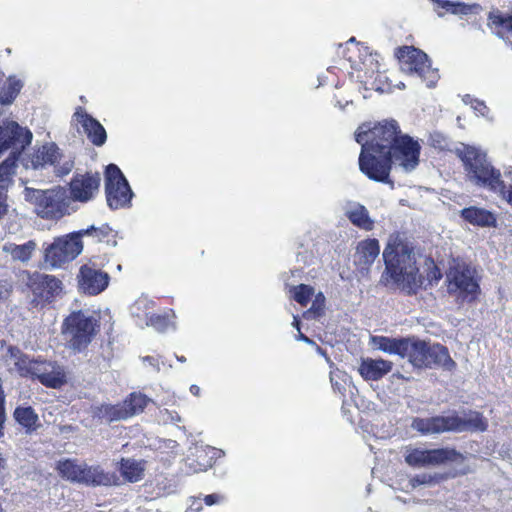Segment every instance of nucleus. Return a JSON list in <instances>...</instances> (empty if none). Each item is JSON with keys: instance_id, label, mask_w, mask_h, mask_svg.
Returning a JSON list of instances; mask_svg holds the SVG:
<instances>
[{"instance_id": "nucleus-5", "label": "nucleus", "mask_w": 512, "mask_h": 512, "mask_svg": "<svg viewBox=\"0 0 512 512\" xmlns=\"http://www.w3.org/2000/svg\"><path fill=\"white\" fill-rule=\"evenodd\" d=\"M405 358L417 368L442 366L451 370L455 363L450 358L446 347L440 344H430L425 341L408 339Z\"/></svg>"}, {"instance_id": "nucleus-16", "label": "nucleus", "mask_w": 512, "mask_h": 512, "mask_svg": "<svg viewBox=\"0 0 512 512\" xmlns=\"http://www.w3.org/2000/svg\"><path fill=\"white\" fill-rule=\"evenodd\" d=\"M26 285L36 298L45 302L52 301L62 290L59 279L39 272L27 273Z\"/></svg>"}, {"instance_id": "nucleus-24", "label": "nucleus", "mask_w": 512, "mask_h": 512, "mask_svg": "<svg viewBox=\"0 0 512 512\" xmlns=\"http://www.w3.org/2000/svg\"><path fill=\"white\" fill-rule=\"evenodd\" d=\"M118 477L114 473H106L100 466H88L83 463L79 483L88 486H109L117 484Z\"/></svg>"}, {"instance_id": "nucleus-41", "label": "nucleus", "mask_w": 512, "mask_h": 512, "mask_svg": "<svg viewBox=\"0 0 512 512\" xmlns=\"http://www.w3.org/2000/svg\"><path fill=\"white\" fill-rule=\"evenodd\" d=\"M289 294L297 303L307 306L314 295V288L306 284L291 286Z\"/></svg>"}, {"instance_id": "nucleus-46", "label": "nucleus", "mask_w": 512, "mask_h": 512, "mask_svg": "<svg viewBox=\"0 0 512 512\" xmlns=\"http://www.w3.org/2000/svg\"><path fill=\"white\" fill-rule=\"evenodd\" d=\"M157 419L162 424L177 425L182 422V418L177 411L169 410L167 408L159 409Z\"/></svg>"}, {"instance_id": "nucleus-3", "label": "nucleus", "mask_w": 512, "mask_h": 512, "mask_svg": "<svg viewBox=\"0 0 512 512\" xmlns=\"http://www.w3.org/2000/svg\"><path fill=\"white\" fill-rule=\"evenodd\" d=\"M386 272L403 290L410 293L418 285V268L411 249L397 239H390L383 252Z\"/></svg>"}, {"instance_id": "nucleus-42", "label": "nucleus", "mask_w": 512, "mask_h": 512, "mask_svg": "<svg viewBox=\"0 0 512 512\" xmlns=\"http://www.w3.org/2000/svg\"><path fill=\"white\" fill-rule=\"evenodd\" d=\"M330 381L333 389L339 392L341 395H344L346 386L352 384L350 376L338 369L330 371Z\"/></svg>"}, {"instance_id": "nucleus-31", "label": "nucleus", "mask_w": 512, "mask_h": 512, "mask_svg": "<svg viewBox=\"0 0 512 512\" xmlns=\"http://www.w3.org/2000/svg\"><path fill=\"white\" fill-rule=\"evenodd\" d=\"M345 215L355 226L366 231L373 229L374 221L370 218L367 209L360 203H348L345 207Z\"/></svg>"}, {"instance_id": "nucleus-45", "label": "nucleus", "mask_w": 512, "mask_h": 512, "mask_svg": "<svg viewBox=\"0 0 512 512\" xmlns=\"http://www.w3.org/2000/svg\"><path fill=\"white\" fill-rule=\"evenodd\" d=\"M440 476L438 474L423 473L412 477L409 481L412 488H416L421 485L432 486L438 483Z\"/></svg>"}, {"instance_id": "nucleus-23", "label": "nucleus", "mask_w": 512, "mask_h": 512, "mask_svg": "<svg viewBox=\"0 0 512 512\" xmlns=\"http://www.w3.org/2000/svg\"><path fill=\"white\" fill-rule=\"evenodd\" d=\"M393 368V363L384 359L362 358L358 372L365 381H378Z\"/></svg>"}, {"instance_id": "nucleus-1", "label": "nucleus", "mask_w": 512, "mask_h": 512, "mask_svg": "<svg viewBox=\"0 0 512 512\" xmlns=\"http://www.w3.org/2000/svg\"><path fill=\"white\" fill-rule=\"evenodd\" d=\"M402 135L396 120L378 123H363L355 133V140L361 145L359 168L370 179H382L387 172L390 149Z\"/></svg>"}, {"instance_id": "nucleus-49", "label": "nucleus", "mask_w": 512, "mask_h": 512, "mask_svg": "<svg viewBox=\"0 0 512 512\" xmlns=\"http://www.w3.org/2000/svg\"><path fill=\"white\" fill-rule=\"evenodd\" d=\"M53 165L55 166V172L58 176L69 174L73 168V162L70 159L64 160L62 164L55 162Z\"/></svg>"}, {"instance_id": "nucleus-53", "label": "nucleus", "mask_w": 512, "mask_h": 512, "mask_svg": "<svg viewBox=\"0 0 512 512\" xmlns=\"http://www.w3.org/2000/svg\"><path fill=\"white\" fill-rule=\"evenodd\" d=\"M202 510V503L200 499H191V504L187 508L186 512H200Z\"/></svg>"}, {"instance_id": "nucleus-51", "label": "nucleus", "mask_w": 512, "mask_h": 512, "mask_svg": "<svg viewBox=\"0 0 512 512\" xmlns=\"http://www.w3.org/2000/svg\"><path fill=\"white\" fill-rule=\"evenodd\" d=\"M431 144L434 147L444 149L446 147V140L441 134L435 133L431 135Z\"/></svg>"}, {"instance_id": "nucleus-33", "label": "nucleus", "mask_w": 512, "mask_h": 512, "mask_svg": "<svg viewBox=\"0 0 512 512\" xmlns=\"http://www.w3.org/2000/svg\"><path fill=\"white\" fill-rule=\"evenodd\" d=\"M92 413L95 418L105 422L128 419V412L126 411L123 403L118 405L103 404L101 406H96L92 409Z\"/></svg>"}, {"instance_id": "nucleus-8", "label": "nucleus", "mask_w": 512, "mask_h": 512, "mask_svg": "<svg viewBox=\"0 0 512 512\" xmlns=\"http://www.w3.org/2000/svg\"><path fill=\"white\" fill-rule=\"evenodd\" d=\"M421 145L418 140L412 138L408 134H402L398 137L389 154L384 158L387 159V172L382 179H373L377 182H388L391 166L394 165L402 171L409 173L417 168L420 162Z\"/></svg>"}, {"instance_id": "nucleus-28", "label": "nucleus", "mask_w": 512, "mask_h": 512, "mask_svg": "<svg viewBox=\"0 0 512 512\" xmlns=\"http://www.w3.org/2000/svg\"><path fill=\"white\" fill-rule=\"evenodd\" d=\"M380 253L379 242L376 239H367L358 243L354 261L362 269H367Z\"/></svg>"}, {"instance_id": "nucleus-20", "label": "nucleus", "mask_w": 512, "mask_h": 512, "mask_svg": "<svg viewBox=\"0 0 512 512\" xmlns=\"http://www.w3.org/2000/svg\"><path fill=\"white\" fill-rule=\"evenodd\" d=\"M74 121L80 124L88 139L96 146H102L107 139L104 127L96 119L91 117L82 108H79L73 115Z\"/></svg>"}, {"instance_id": "nucleus-29", "label": "nucleus", "mask_w": 512, "mask_h": 512, "mask_svg": "<svg viewBox=\"0 0 512 512\" xmlns=\"http://www.w3.org/2000/svg\"><path fill=\"white\" fill-rule=\"evenodd\" d=\"M59 156V149L55 144H46L35 150L26 162L27 167L38 169L47 164H55Z\"/></svg>"}, {"instance_id": "nucleus-21", "label": "nucleus", "mask_w": 512, "mask_h": 512, "mask_svg": "<svg viewBox=\"0 0 512 512\" xmlns=\"http://www.w3.org/2000/svg\"><path fill=\"white\" fill-rule=\"evenodd\" d=\"M450 430L455 432L463 431H485L488 423L483 416L476 411H469L463 416L449 415Z\"/></svg>"}, {"instance_id": "nucleus-61", "label": "nucleus", "mask_w": 512, "mask_h": 512, "mask_svg": "<svg viewBox=\"0 0 512 512\" xmlns=\"http://www.w3.org/2000/svg\"><path fill=\"white\" fill-rule=\"evenodd\" d=\"M178 360L181 361V362H184L185 358L184 357H179Z\"/></svg>"}, {"instance_id": "nucleus-30", "label": "nucleus", "mask_w": 512, "mask_h": 512, "mask_svg": "<svg viewBox=\"0 0 512 512\" xmlns=\"http://www.w3.org/2000/svg\"><path fill=\"white\" fill-rule=\"evenodd\" d=\"M7 363L10 370L17 372L21 376H32L33 368L37 364V360H31L20 350L10 347Z\"/></svg>"}, {"instance_id": "nucleus-54", "label": "nucleus", "mask_w": 512, "mask_h": 512, "mask_svg": "<svg viewBox=\"0 0 512 512\" xmlns=\"http://www.w3.org/2000/svg\"><path fill=\"white\" fill-rule=\"evenodd\" d=\"M496 193L501 195L509 204L512 205V185L506 187L504 184V191Z\"/></svg>"}, {"instance_id": "nucleus-26", "label": "nucleus", "mask_w": 512, "mask_h": 512, "mask_svg": "<svg viewBox=\"0 0 512 512\" xmlns=\"http://www.w3.org/2000/svg\"><path fill=\"white\" fill-rule=\"evenodd\" d=\"M460 216L467 223L483 228L495 227L497 223L494 213L477 206H470L462 209L460 211Z\"/></svg>"}, {"instance_id": "nucleus-44", "label": "nucleus", "mask_w": 512, "mask_h": 512, "mask_svg": "<svg viewBox=\"0 0 512 512\" xmlns=\"http://www.w3.org/2000/svg\"><path fill=\"white\" fill-rule=\"evenodd\" d=\"M438 4L448 12L453 14H468L471 7L463 2H450L447 0H438Z\"/></svg>"}, {"instance_id": "nucleus-2", "label": "nucleus", "mask_w": 512, "mask_h": 512, "mask_svg": "<svg viewBox=\"0 0 512 512\" xmlns=\"http://www.w3.org/2000/svg\"><path fill=\"white\" fill-rule=\"evenodd\" d=\"M455 153L461 159L467 179L476 186L496 193L504 191L501 173L487 159V154L475 146L459 144Z\"/></svg>"}, {"instance_id": "nucleus-62", "label": "nucleus", "mask_w": 512, "mask_h": 512, "mask_svg": "<svg viewBox=\"0 0 512 512\" xmlns=\"http://www.w3.org/2000/svg\"><path fill=\"white\" fill-rule=\"evenodd\" d=\"M3 461V458L0 456V467L2 466Z\"/></svg>"}, {"instance_id": "nucleus-57", "label": "nucleus", "mask_w": 512, "mask_h": 512, "mask_svg": "<svg viewBox=\"0 0 512 512\" xmlns=\"http://www.w3.org/2000/svg\"><path fill=\"white\" fill-rule=\"evenodd\" d=\"M190 392L194 395V396H199L200 394V387L197 386V385H191L190 386Z\"/></svg>"}, {"instance_id": "nucleus-52", "label": "nucleus", "mask_w": 512, "mask_h": 512, "mask_svg": "<svg viewBox=\"0 0 512 512\" xmlns=\"http://www.w3.org/2000/svg\"><path fill=\"white\" fill-rule=\"evenodd\" d=\"M224 500V497L219 494H210L205 496L204 502L208 506H212L214 504H219Z\"/></svg>"}, {"instance_id": "nucleus-50", "label": "nucleus", "mask_w": 512, "mask_h": 512, "mask_svg": "<svg viewBox=\"0 0 512 512\" xmlns=\"http://www.w3.org/2000/svg\"><path fill=\"white\" fill-rule=\"evenodd\" d=\"M8 197L3 191H0V219L3 218L8 212Z\"/></svg>"}, {"instance_id": "nucleus-43", "label": "nucleus", "mask_w": 512, "mask_h": 512, "mask_svg": "<svg viewBox=\"0 0 512 512\" xmlns=\"http://www.w3.org/2000/svg\"><path fill=\"white\" fill-rule=\"evenodd\" d=\"M325 296L322 292L314 293L311 307L303 313L306 319H315L320 317L325 308Z\"/></svg>"}, {"instance_id": "nucleus-10", "label": "nucleus", "mask_w": 512, "mask_h": 512, "mask_svg": "<svg viewBox=\"0 0 512 512\" xmlns=\"http://www.w3.org/2000/svg\"><path fill=\"white\" fill-rule=\"evenodd\" d=\"M105 194L111 209L127 208L131 204L133 192L127 179L115 164H110L106 168Z\"/></svg>"}, {"instance_id": "nucleus-7", "label": "nucleus", "mask_w": 512, "mask_h": 512, "mask_svg": "<svg viewBox=\"0 0 512 512\" xmlns=\"http://www.w3.org/2000/svg\"><path fill=\"white\" fill-rule=\"evenodd\" d=\"M97 327V320L88 312L75 311L65 318L62 334L70 348L80 351L92 341Z\"/></svg>"}, {"instance_id": "nucleus-15", "label": "nucleus", "mask_w": 512, "mask_h": 512, "mask_svg": "<svg viewBox=\"0 0 512 512\" xmlns=\"http://www.w3.org/2000/svg\"><path fill=\"white\" fill-rule=\"evenodd\" d=\"M224 455L225 452L221 449L204 444H195L188 450L184 471L187 474L207 471L212 468L218 458Z\"/></svg>"}, {"instance_id": "nucleus-9", "label": "nucleus", "mask_w": 512, "mask_h": 512, "mask_svg": "<svg viewBox=\"0 0 512 512\" xmlns=\"http://www.w3.org/2000/svg\"><path fill=\"white\" fill-rule=\"evenodd\" d=\"M398 59L404 73L420 78L427 87H433L438 81V71L431 67L428 56L423 51L405 46L399 49Z\"/></svg>"}, {"instance_id": "nucleus-37", "label": "nucleus", "mask_w": 512, "mask_h": 512, "mask_svg": "<svg viewBox=\"0 0 512 512\" xmlns=\"http://www.w3.org/2000/svg\"><path fill=\"white\" fill-rule=\"evenodd\" d=\"M22 86V82L16 77L7 78L0 89V104L10 105L17 97Z\"/></svg>"}, {"instance_id": "nucleus-56", "label": "nucleus", "mask_w": 512, "mask_h": 512, "mask_svg": "<svg viewBox=\"0 0 512 512\" xmlns=\"http://www.w3.org/2000/svg\"><path fill=\"white\" fill-rule=\"evenodd\" d=\"M297 340H301L307 344H311V345H314L315 343L313 342V340H311L310 338H308L307 336H305L304 334L301 333V331H298V335L296 337Z\"/></svg>"}, {"instance_id": "nucleus-11", "label": "nucleus", "mask_w": 512, "mask_h": 512, "mask_svg": "<svg viewBox=\"0 0 512 512\" xmlns=\"http://www.w3.org/2000/svg\"><path fill=\"white\" fill-rule=\"evenodd\" d=\"M82 238L80 230L56 238L45 250V261L60 267L74 260L83 250Z\"/></svg>"}, {"instance_id": "nucleus-18", "label": "nucleus", "mask_w": 512, "mask_h": 512, "mask_svg": "<svg viewBox=\"0 0 512 512\" xmlns=\"http://www.w3.org/2000/svg\"><path fill=\"white\" fill-rule=\"evenodd\" d=\"M99 174L78 175L70 182L69 194L72 202H88L99 190L100 186Z\"/></svg>"}, {"instance_id": "nucleus-58", "label": "nucleus", "mask_w": 512, "mask_h": 512, "mask_svg": "<svg viewBox=\"0 0 512 512\" xmlns=\"http://www.w3.org/2000/svg\"><path fill=\"white\" fill-rule=\"evenodd\" d=\"M292 326L295 327L297 329V331H300V321H299L298 316H296V315H293Z\"/></svg>"}, {"instance_id": "nucleus-38", "label": "nucleus", "mask_w": 512, "mask_h": 512, "mask_svg": "<svg viewBox=\"0 0 512 512\" xmlns=\"http://www.w3.org/2000/svg\"><path fill=\"white\" fill-rule=\"evenodd\" d=\"M17 171V162L15 157H9L0 164V190H8L13 184Z\"/></svg>"}, {"instance_id": "nucleus-59", "label": "nucleus", "mask_w": 512, "mask_h": 512, "mask_svg": "<svg viewBox=\"0 0 512 512\" xmlns=\"http://www.w3.org/2000/svg\"><path fill=\"white\" fill-rule=\"evenodd\" d=\"M505 176L506 177H509L512 179V169H507L505 172H504Z\"/></svg>"}, {"instance_id": "nucleus-25", "label": "nucleus", "mask_w": 512, "mask_h": 512, "mask_svg": "<svg viewBox=\"0 0 512 512\" xmlns=\"http://www.w3.org/2000/svg\"><path fill=\"white\" fill-rule=\"evenodd\" d=\"M37 249V243L29 240L23 244L7 241L2 244L1 251L14 262L28 263Z\"/></svg>"}, {"instance_id": "nucleus-63", "label": "nucleus", "mask_w": 512, "mask_h": 512, "mask_svg": "<svg viewBox=\"0 0 512 512\" xmlns=\"http://www.w3.org/2000/svg\"><path fill=\"white\" fill-rule=\"evenodd\" d=\"M3 297V291L0 290V299Z\"/></svg>"}, {"instance_id": "nucleus-6", "label": "nucleus", "mask_w": 512, "mask_h": 512, "mask_svg": "<svg viewBox=\"0 0 512 512\" xmlns=\"http://www.w3.org/2000/svg\"><path fill=\"white\" fill-rule=\"evenodd\" d=\"M448 293L461 302L474 300L479 291L475 270L465 262L453 260L446 274Z\"/></svg>"}, {"instance_id": "nucleus-60", "label": "nucleus", "mask_w": 512, "mask_h": 512, "mask_svg": "<svg viewBox=\"0 0 512 512\" xmlns=\"http://www.w3.org/2000/svg\"><path fill=\"white\" fill-rule=\"evenodd\" d=\"M316 351H317L320 355H322V356H325V357H326V354H325V352L322 350V348H321V347L316 346Z\"/></svg>"}, {"instance_id": "nucleus-55", "label": "nucleus", "mask_w": 512, "mask_h": 512, "mask_svg": "<svg viewBox=\"0 0 512 512\" xmlns=\"http://www.w3.org/2000/svg\"><path fill=\"white\" fill-rule=\"evenodd\" d=\"M143 361L145 363H148V365L153 367L155 370H157V371L160 370V367H159L160 361L158 358H155L153 356H147V357L143 358Z\"/></svg>"}, {"instance_id": "nucleus-48", "label": "nucleus", "mask_w": 512, "mask_h": 512, "mask_svg": "<svg viewBox=\"0 0 512 512\" xmlns=\"http://www.w3.org/2000/svg\"><path fill=\"white\" fill-rule=\"evenodd\" d=\"M492 24L499 25L503 28L509 29L512 32V16L504 18L501 15L491 14L489 17Z\"/></svg>"}, {"instance_id": "nucleus-14", "label": "nucleus", "mask_w": 512, "mask_h": 512, "mask_svg": "<svg viewBox=\"0 0 512 512\" xmlns=\"http://www.w3.org/2000/svg\"><path fill=\"white\" fill-rule=\"evenodd\" d=\"M32 138V132L21 127L17 122H4L0 125V156L8 149H12L13 155L20 154L31 144Z\"/></svg>"}, {"instance_id": "nucleus-13", "label": "nucleus", "mask_w": 512, "mask_h": 512, "mask_svg": "<svg viewBox=\"0 0 512 512\" xmlns=\"http://www.w3.org/2000/svg\"><path fill=\"white\" fill-rule=\"evenodd\" d=\"M152 307L153 302L146 298H140L131 307V313L139 319H145L147 326H151L159 332L176 329V314L173 310H167L161 314H153L150 311Z\"/></svg>"}, {"instance_id": "nucleus-12", "label": "nucleus", "mask_w": 512, "mask_h": 512, "mask_svg": "<svg viewBox=\"0 0 512 512\" xmlns=\"http://www.w3.org/2000/svg\"><path fill=\"white\" fill-rule=\"evenodd\" d=\"M404 458L409 466L421 468L457 462L461 459V454L449 448L423 449L408 446L405 448Z\"/></svg>"}, {"instance_id": "nucleus-4", "label": "nucleus", "mask_w": 512, "mask_h": 512, "mask_svg": "<svg viewBox=\"0 0 512 512\" xmlns=\"http://www.w3.org/2000/svg\"><path fill=\"white\" fill-rule=\"evenodd\" d=\"M25 201L35 207L37 215L46 220H59L75 211L69 190L62 186L41 190L25 187L22 192Z\"/></svg>"}, {"instance_id": "nucleus-36", "label": "nucleus", "mask_w": 512, "mask_h": 512, "mask_svg": "<svg viewBox=\"0 0 512 512\" xmlns=\"http://www.w3.org/2000/svg\"><path fill=\"white\" fill-rule=\"evenodd\" d=\"M82 467L83 463L71 459L60 460L57 463V470L59 474L63 478L77 483H79L80 480Z\"/></svg>"}, {"instance_id": "nucleus-39", "label": "nucleus", "mask_w": 512, "mask_h": 512, "mask_svg": "<svg viewBox=\"0 0 512 512\" xmlns=\"http://www.w3.org/2000/svg\"><path fill=\"white\" fill-rule=\"evenodd\" d=\"M15 420L28 431L38 427V415L31 407H18L14 411Z\"/></svg>"}, {"instance_id": "nucleus-19", "label": "nucleus", "mask_w": 512, "mask_h": 512, "mask_svg": "<svg viewBox=\"0 0 512 512\" xmlns=\"http://www.w3.org/2000/svg\"><path fill=\"white\" fill-rule=\"evenodd\" d=\"M32 376L48 387L58 388L66 381L64 369L53 362L38 361L33 368Z\"/></svg>"}, {"instance_id": "nucleus-27", "label": "nucleus", "mask_w": 512, "mask_h": 512, "mask_svg": "<svg viewBox=\"0 0 512 512\" xmlns=\"http://www.w3.org/2000/svg\"><path fill=\"white\" fill-rule=\"evenodd\" d=\"M411 427L423 435L438 434L450 430L449 416L414 418Z\"/></svg>"}, {"instance_id": "nucleus-22", "label": "nucleus", "mask_w": 512, "mask_h": 512, "mask_svg": "<svg viewBox=\"0 0 512 512\" xmlns=\"http://www.w3.org/2000/svg\"><path fill=\"white\" fill-rule=\"evenodd\" d=\"M358 78L361 82L365 84V86H369L374 90H381L380 83L382 82V78H386L380 72V65L373 55H368L365 57L363 62L358 67Z\"/></svg>"}, {"instance_id": "nucleus-40", "label": "nucleus", "mask_w": 512, "mask_h": 512, "mask_svg": "<svg viewBox=\"0 0 512 512\" xmlns=\"http://www.w3.org/2000/svg\"><path fill=\"white\" fill-rule=\"evenodd\" d=\"M150 400L141 393H131L130 396L123 402L128 418L141 413L147 406Z\"/></svg>"}, {"instance_id": "nucleus-47", "label": "nucleus", "mask_w": 512, "mask_h": 512, "mask_svg": "<svg viewBox=\"0 0 512 512\" xmlns=\"http://www.w3.org/2000/svg\"><path fill=\"white\" fill-rule=\"evenodd\" d=\"M466 104H470L471 108L476 112L477 115L491 119L489 116V109L484 102L478 99H472L469 95L463 98Z\"/></svg>"}, {"instance_id": "nucleus-32", "label": "nucleus", "mask_w": 512, "mask_h": 512, "mask_svg": "<svg viewBox=\"0 0 512 512\" xmlns=\"http://www.w3.org/2000/svg\"><path fill=\"white\" fill-rule=\"evenodd\" d=\"M407 341L408 339H395L385 336L371 337V344L374 348L388 354L399 355L402 358H405V351H407Z\"/></svg>"}, {"instance_id": "nucleus-34", "label": "nucleus", "mask_w": 512, "mask_h": 512, "mask_svg": "<svg viewBox=\"0 0 512 512\" xmlns=\"http://www.w3.org/2000/svg\"><path fill=\"white\" fill-rule=\"evenodd\" d=\"M82 237H91L96 242H105L108 245L116 246V232L113 231L107 224H103L100 227L90 226L87 229L80 230Z\"/></svg>"}, {"instance_id": "nucleus-17", "label": "nucleus", "mask_w": 512, "mask_h": 512, "mask_svg": "<svg viewBox=\"0 0 512 512\" xmlns=\"http://www.w3.org/2000/svg\"><path fill=\"white\" fill-rule=\"evenodd\" d=\"M77 279L81 291L89 295H97L107 288L110 277L95 265L85 264L80 267Z\"/></svg>"}, {"instance_id": "nucleus-35", "label": "nucleus", "mask_w": 512, "mask_h": 512, "mask_svg": "<svg viewBox=\"0 0 512 512\" xmlns=\"http://www.w3.org/2000/svg\"><path fill=\"white\" fill-rule=\"evenodd\" d=\"M120 472L128 482H138L144 476L145 462L134 459H122L120 463Z\"/></svg>"}]
</instances>
